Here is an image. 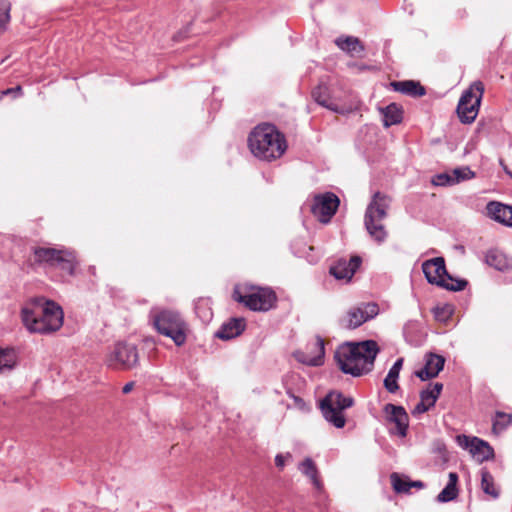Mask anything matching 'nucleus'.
Instances as JSON below:
<instances>
[{
	"label": "nucleus",
	"instance_id": "38",
	"mask_svg": "<svg viewBox=\"0 0 512 512\" xmlns=\"http://www.w3.org/2000/svg\"><path fill=\"white\" fill-rule=\"evenodd\" d=\"M452 172L454 179H457V183L472 179L475 176V173L469 167L456 168Z\"/></svg>",
	"mask_w": 512,
	"mask_h": 512
},
{
	"label": "nucleus",
	"instance_id": "30",
	"mask_svg": "<svg viewBox=\"0 0 512 512\" xmlns=\"http://www.w3.org/2000/svg\"><path fill=\"white\" fill-rule=\"evenodd\" d=\"M481 489L483 492L492 498L496 499L499 497V490L494 483V478L491 473L486 469H481Z\"/></svg>",
	"mask_w": 512,
	"mask_h": 512
},
{
	"label": "nucleus",
	"instance_id": "10",
	"mask_svg": "<svg viewBox=\"0 0 512 512\" xmlns=\"http://www.w3.org/2000/svg\"><path fill=\"white\" fill-rule=\"evenodd\" d=\"M484 92V85L481 81L473 82L465 90L459 100L457 113L462 123H472L477 117L479 106Z\"/></svg>",
	"mask_w": 512,
	"mask_h": 512
},
{
	"label": "nucleus",
	"instance_id": "36",
	"mask_svg": "<svg viewBox=\"0 0 512 512\" xmlns=\"http://www.w3.org/2000/svg\"><path fill=\"white\" fill-rule=\"evenodd\" d=\"M10 21V3L0 1V35L6 30Z\"/></svg>",
	"mask_w": 512,
	"mask_h": 512
},
{
	"label": "nucleus",
	"instance_id": "13",
	"mask_svg": "<svg viewBox=\"0 0 512 512\" xmlns=\"http://www.w3.org/2000/svg\"><path fill=\"white\" fill-rule=\"evenodd\" d=\"M312 97L316 103L335 113L344 114L348 111L340 104L341 97L337 96L334 90L325 83H320L312 91Z\"/></svg>",
	"mask_w": 512,
	"mask_h": 512
},
{
	"label": "nucleus",
	"instance_id": "24",
	"mask_svg": "<svg viewBox=\"0 0 512 512\" xmlns=\"http://www.w3.org/2000/svg\"><path fill=\"white\" fill-rule=\"evenodd\" d=\"M335 44L339 49L351 56L360 55L364 51V46L361 41L353 36L338 37L335 40Z\"/></svg>",
	"mask_w": 512,
	"mask_h": 512
},
{
	"label": "nucleus",
	"instance_id": "3",
	"mask_svg": "<svg viewBox=\"0 0 512 512\" xmlns=\"http://www.w3.org/2000/svg\"><path fill=\"white\" fill-rule=\"evenodd\" d=\"M248 146L256 158L265 161L280 158L287 148L284 135L272 124L256 126L249 134Z\"/></svg>",
	"mask_w": 512,
	"mask_h": 512
},
{
	"label": "nucleus",
	"instance_id": "20",
	"mask_svg": "<svg viewBox=\"0 0 512 512\" xmlns=\"http://www.w3.org/2000/svg\"><path fill=\"white\" fill-rule=\"evenodd\" d=\"M64 250L55 248L38 247L34 249L35 261L48 268H55L59 264L60 257Z\"/></svg>",
	"mask_w": 512,
	"mask_h": 512
},
{
	"label": "nucleus",
	"instance_id": "32",
	"mask_svg": "<svg viewBox=\"0 0 512 512\" xmlns=\"http://www.w3.org/2000/svg\"><path fill=\"white\" fill-rule=\"evenodd\" d=\"M512 424V415L504 412H497L493 419V431L497 434L503 432Z\"/></svg>",
	"mask_w": 512,
	"mask_h": 512
},
{
	"label": "nucleus",
	"instance_id": "4",
	"mask_svg": "<svg viewBox=\"0 0 512 512\" xmlns=\"http://www.w3.org/2000/svg\"><path fill=\"white\" fill-rule=\"evenodd\" d=\"M391 198L381 192H375L368 204L364 216V225L368 234L377 243H383L387 238V231L382 221L387 216Z\"/></svg>",
	"mask_w": 512,
	"mask_h": 512
},
{
	"label": "nucleus",
	"instance_id": "28",
	"mask_svg": "<svg viewBox=\"0 0 512 512\" xmlns=\"http://www.w3.org/2000/svg\"><path fill=\"white\" fill-rule=\"evenodd\" d=\"M299 470L311 480V483L317 490H322L323 485L319 479L317 467L311 458L304 459L299 464Z\"/></svg>",
	"mask_w": 512,
	"mask_h": 512
},
{
	"label": "nucleus",
	"instance_id": "25",
	"mask_svg": "<svg viewBox=\"0 0 512 512\" xmlns=\"http://www.w3.org/2000/svg\"><path fill=\"white\" fill-rule=\"evenodd\" d=\"M395 91L401 92L403 94L412 96V97H421L424 96L426 91L425 88L420 85L419 82H415L413 80L406 81H396L391 84Z\"/></svg>",
	"mask_w": 512,
	"mask_h": 512
},
{
	"label": "nucleus",
	"instance_id": "1",
	"mask_svg": "<svg viewBox=\"0 0 512 512\" xmlns=\"http://www.w3.org/2000/svg\"><path fill=\"white\" fill-rule=\"evenodd\" d=\"M21 319L30 333L48 334L61 328L63 311L52 301L35 298L22 307Z\"/></svg>",
	"mask_w": 512,
	"mask_h": 512
},
{
	"label": "nucleus",
	"instance_id": "29",
	"mask_svg": "<svg viewBox=\"0 0 512 512\" xmlns=\"http://www.w3.org/2000/svg\"><path fill=\"white\" fill-rule=\"evenodd\" d=\"M486 263L499 271H504L509 267L506 256L498 250H489L485 257Z\"/></svg>",
	"mask_w": 512,
	"mask_h": 512
},
{
	"label": "nucleus",
	"instance_id": "11",
	"mask_svg": "<svg viewBox=\"0 0 512 512\" xmlns=\"http://www.w3.org/2000/svg\"><path fill=\"white\" fill-rule=\"evenodd\" d=\"M340 204L337 195L332 192L315 195L311 211L322 223L330 222Z\"/></svg>",
	"mask_w": 512,
	"mask_h": 512
},
{
	"label": "nucleus",
	"instance_id": "31",
	"mask_svg": "<svg viewBox=\"0 0 512 512\" xmlns=\"http://www.w3.org/2000/svg\"><path fill=\"white\" fill-rule=\"evenodd\" d=\"M55 268L60 269L66 275H73L76 268L74 255L71 252L64 250L60 257L59 264H57Z\"/></svg>",
	"mask_w": 512,
	"mask_h": 512
},
{
	"label": "nucleus",
	"instance_id": "19",
	"mask_svg": "<svg viewBox=\"0 0 512 512\" xmlns=\"http://www.w3.org/2000/svg\"><path fill=\"white\" fill-rule=\"evenodd\" d=\"M445 360L442 356L430 354L426 357L425 365L416 371V376L425 381L436 377L444 367Z\"/></svg>",
	"mask_w": 512,
	"mask_h": 512
},
{
	"label": "nucleus",
	"instance_id": "40",
	"mask_svg": "<svg viewBox=\"0 0 512 512\" xmlns=\"http://www.w3.org/2000/svg\"><path fill=\"white\" fill-rule=\"evenodd\" d=\"M292 455L290 453L286 454H277L275 457V464L278 468L283 469L285 466V462L288 459H291Z\"/></svg>",
	"mask_w": 512,
	"mask_h": 512
},
{
	"label": "nucleus",
	"instance_id": "35",
	"mask_svg": "<svg viewBox=\"0 0 512 512\" xmlns=\"http://www.w3.org/2000/svg\"><path fill=\"white\" fill-rule=\"evenodd\" d=\"M15 364V354L10 349H0V371L12 369Z\"/></svg>",
	"mask_w": 512,
	"mask_h": 512
},
{
	"label": "nucleus",
	"instance_id": "41",
	"mask_svg": "<svg viewBox=\"0 0 512 512\" xmlns=\"http://www.w3.org/2000/svg\"><path fill=\"white\" fill-rule=\"evenodd\" d=\"M21 86H17L15 88H8L2 92L3 95H9V94H20L21 93Z\"/></svg>",
	"mask_w": 512,
	"mask_h": 512
},
{
	"label": "nucleus",
	"instance_id": "37",
	"mask_svg": "<svg viewBox=\"0 0 512 512\" xmlns=\"http://www.w3.org/2000/svg\"><path fill=\"white\" fill-rule=\"evenodd\" d=\"M432 184L435 186H451L457 184V179H454L452 173H441L433 177Z\"/></svg>",
	"mask_w": 512,
	"mask_h": 512
},
{
	"label": "nucleus",
	"instance_id": "9",
	"mask_svg": "<svg viewBox=\"0 0 512 512\" xmlns=\"http://www.w3.org/2000/svg\"><path fill=\"white\" fill-rule=\"evenodd\" d=\"M233 299L252 311L266 312L275 306L277 296L270 288L254 287L244 294L236 288Z\"/></svg>",
	"mask_w": 512,
	"mask_h": 512
},
{
	"label": "nucleus",
	"instance_id": "21",
	"mask_svg": "<svg viewBox=\"0 0 512 512\" xmlns=\"http://www.w3.org/2000/svg\"><path fill=\"white\" fill-rule=\"evenodd\" d=\"M246 323L243 318H232L222 324L215 336L222 340H230L239 336L245 329Z\"/></svg>",
	"mask_w": 512,
	"mask_h": 512
},
{
	"label": "nucleus",
	"instance_id": "27",
	"mask_svg": "<svg viewBox=\"0 0 512 512\" xmlns=\"http://www.w3.org/2000/svg\"><path fill=\"white\" fill-rule=\"evenodd\" d=\"M449 480L447 485L443 488V490L438 494L437 501L438 502H449L454 500L458 495V489H457V482H458V475L455 472H450Z\"/></svg>",
	"mask_w": 512,
	"mask_h": 512
},
{
	"label": "nucleus",
	"instance_id": "12",
	"mask_svg": "<svg viewBox=\"0 0 512 512\" xmlns=\"http://www.w3.org/2000/svg\"><path fill=\"white\" fill-rule=\"evenodd\" d=\"M378 313L379 307L376 303H361L347 312L346 318L342 320V325L345 328L355 329L377 316Z\"/></svg>",
	"mask_w": 512,
	"mask_h": 512
},
{
	"label": "nucleus",
	"instance_id": "18",
	"mask_svg": "<svg viewBox=\"0 0 512 512\" xmlns=\"http://www.w3.org/2000/svg\"><path fill=\"white\" fill-rule=\"evenodd\" d=\"M487 215L494 221L512 227V206L498 201H490L486 205Z\"/></svg>",
	"mask_w": 512,
	"mask_h": 512
},
{
	"label": "nucleus",
	"instance_id": "15",
	"mask_svg": "<svg viewBox=\"0 0 512 512\" xmlns=\"http://www.w3.org/2000/svg\"><path fill=\"white\" fill-rule=\"evenodd\" d=\"M458 443L460 446L468 449L479 462H483L494 456V451L491 446L477 437L470 438L466 435L458 436Z\"/></svg>",
	"mask_w": 512,
	"mask_h": 512
},
{
	"label": "nucleus",
	"instance_id": "33",
	"mask_svg": "<svg viewBox=\"0 0 512 512\" xmlns=\"http://www.w3.org/2000/svg\"><path fill=\"white\" fill-rule=\"evenodd\" d=\"M391 484L396 493H409V479L407 477H401L398 473L394 472L390 476Z\"/></svg>",
	"mask_w": 512,
	"mask_h": 512
},
{
	"label": "nucleus",
	"instance_id": "39",
	"mask_svg": "<svg viewBox=\"0 0 512 512\" xmlns=\"http://www.w3.org/2000/svg\"><path fill=\"white\" fill-rule=\"evenodd\" d=\"M452 314V308L449 305H444L442 307H436L434 309L435 318L439 321H446L450 315Z\"/></svg>",
	"mask_w": 512,
	"mask_h": 512
},
{
	"label": "nucleus",
	"instance_id": "17",
	"mask_svg": "<svg viewBox=\"0 0 512 512\" xmlns=\"http://www.w3.org/2000/svg\"><path fill=\"white\" fill-rule=\"evenodd\" d=\"M362 259L352 256L350 259L341 258L330 267V274L338 280L349 281L360 267Z\"/></svg>",
	"mask_w": 512,
	"mask_h": 512
},
{
	"label": "nucleus",
	"instance_id": "8",
	"mask_svg": "<svg viewBox=\"0 0 512 512\" xmlns=\"http://www.w3.org/2000/svg\"><path fill=\"white\" fill-rule=\"evenodd\" d=\"M106 366L114 370H130L139 363L138 348L135 344L119 341L106 354Z\"/></svg>",
	"mask_w": 512,
	"mask_h": 512
},
{
	"label": "nucleus",
	"instance_id": "14",
	"mask_svg": "<svg viewBox=\"0 0 512 512\" xmlns=\"http://www.w3.org/2000/svg\"><path fill=\"white\" fill-rule=\"evenodd\" d=\"M387 419L394 427L390 428V432L401 438L407 435L409 417L407 412L402 406L387 404L385 406Z\"/></svg>",
	"mask_w": 512,
	"mask_h": 512
},
{
	"label": "nucleus",
	"instance_id": "16",
	"mask_svg": "<svg viewBox=\"0 0 512 512\" xmlns=\"http://www.w3.org/2000/svg\"><path fill=\"white\" fill-rule=\"evenodd\" d=\"M443 389V384L436 382L430 384L427 389L422 390L420 393V402L414 407L411 411V414L415 417L427 412L432 407H434L436 401L438 400L441 391Z\"/></svg>",
	"mask_w": 512,
	"mask_h": 512
},
{
	"label": "nucleus",
	"instance_id": "6",
	"mask_svg": "<svg viewBox=\"0 0 512 512\" xmlns=\"http://www.w3.org/2000/svg\"><path fill=\"white\" fill-rule=\"evenodd\" d=\"M422 271L430 284L438 285L450 291H461L467 285V281L455 280L447 273L443 257L424 261Z\"/></svg>",
	"mask_w": 512,
	"mask_h": 512
},
{
	"label": "nucleus",
	"instance_id": "43",
	"mask_svg": "<svg viewBox=\"0 0 512 512\" xmlns=\"http://www.w3.org/2000/svg\"><path fill=\"white\" fill-rule=\"evenodd\" d=\"M409 486H410V489L411 488H423L424 487V483L422 481H411L409 480Z\"/></svg>",
	"mask_w": 512,
	"mask_h": 512
},
{
	"label": "nucleus",
	"instance_id": "7",
	"mask_svg": "<svg viewBox=\"0 0 512 512\" xmlns=\"http://www.w3.org/2000/svg\"><path fill=\"white\" fill-rule=\"evenodd\" d=\"M353 403V398L331 391L321 400L320 409L327 422L336 428H343L346 423L343 410L351 407Z\"/></svg>",
	"mask_w": 512,
	"mask_h": 512
},
{
	"label": "nucleus",
	"instance_id": "26",
	"mask_svg": "<svg viewBox=\"0 0 512 512\" xmlns=\"http://www.w3.org/2000/svg\"><path fill=\"white\" fill-rule=\"evenodd\" d=\"M403 361V358L397 359L384 379V387L390 393H395L399 389L398 378L403 366Z\"/></svg>",
	"mask_w": 512,
	"mask_h": 512
},
{
	"label": "nucleus",
	"instance_id": "23",
	"mask_svg": "<svg viewBox=\"0 0 512 512\" xmlns=\"http://www.w3.org/2000/svg\"><path fill=\"white\" fill-rule=\"evenodd\" d=\"M379 111L382 115V121L385 127L397 125L401 123L403 119V110L396 103H390L386 107L379 108Z\"/></svg>",
	"mask_w": 512,
	"mask_h": 512
},
{
	"label": "nucleus",
	"instance_id": "2",
	"mask_svg": "<svg viewBox=\"0 0 512 512\" xmlns=\"http://www.w3.org/2000/svg\"><path fill=\"white\" fill-rule=\"evenodd\" d=\"M378 352V344L374 340H366L340 345L334 357L343 373L359 377L373 369Z\"/></svg>",
	"mask_w": 512,
	"mask_h": 512
},
{
	"label": "nucleus",
	"instance_id": "34",
	"mask_svg": "<svg viewBox=\"0 0 512 512\" xmlns=\"http://www.w3.org/2000/svg\"><path fill=\"white\" fill-rule=\"evenodd\" d=\"M195 311L202 321L208 322L212 319L213 313L211 308L208 306L207 300H199L195 305Z\"/></svg>",
	"mask_w": 512,
	"mask_h": 512
},
{
	"label": "nucleus",
	"instance_id": "42",
	"mask_svg": "<svg viewBox=\"0 0 512 512\" xmlns=\"http://www.w3.org/2000/svg\"><path fill=\"white\" fill-rule=\"evenodd\" d=\"M133 387H134V382H128V383H126V384L123 386V388H122V392H123L124 394H128V393H130V392L132 391Z\"/></svg>",
	"mask_w": 512,
	"mask_h": 512
},
{
	"label": "nucleus",
	"instance_id": "22",
	"mask_svg": "<svg viewBox=\"0 0 512 512\" xmlns=\"http://www.w3.org/2000/svg\"><path fill=\"white\" fill-rule=\"evenodd\" d=\"M316 352L310 353L306 351H296L293 356L295 359L305 365L308 366H320L324 362V345L322 340H318L317 344L314 346Z\"/></svg>",
	"mask_w": 512,
	"mask_h": 512
},
{
	"label": "nucleus",
	"instance_id": "5",
	"mask_svg": "<svg viewBox=\"0 0 512 512\" xmlns=\"http://www.w3.org/2000/svg\"><path fill=\"white\" fill-rule=\"evenodd\" d=\"M152 320L157 331L173 340L175 345L182 346L187 338V324L181 314L174 310L152 312Z\"/></svg>",
	"mask_w": 512,
	"mask_h": 512
}]
</instances>
